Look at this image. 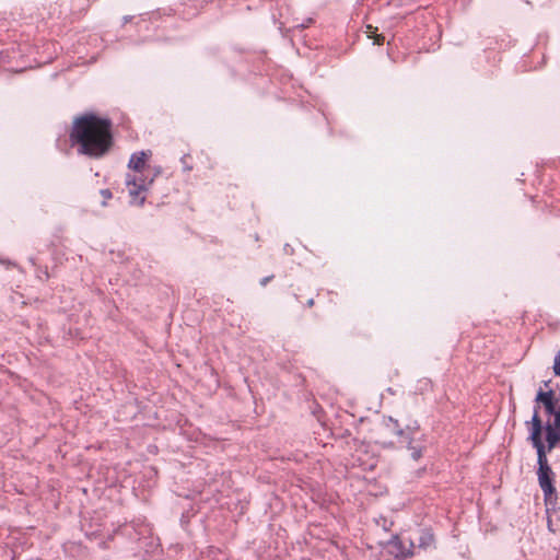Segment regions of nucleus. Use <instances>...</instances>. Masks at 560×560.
<instances>
[{
  "label": "nucleus",
  "mask_w": 560,
  "mask_h": 560,
  "mask_svg": "<svg viewBox=\"0 0 560 560\" xmlns=\"http://www.w3.org/2000/svg\"><path fill=\"white\" fill-rule=\"evenodd\" d=\"M110 128L109 119L86 114L74 119L70 138L74 144L79 145V153L100 158L112 145Z\"/></svg>",
  "instance_id": "obj_1"
},
{
  "label": "nucleus",
  "mask_w": 560,
  "mask_h": 560,
  "mask_svg": "<svg viewBox=\"0 0 560 560\" xmlns=\"http://www.w3.org/2000/svg\"><path fill=\"white\" fill-rule=\"evenodd\" d=\"M538 410L539 406H536L534 408L532 420L526 422V425L529 428L528 440L537 452V476H552V470L548 465L546 447L541 440L542 422L538 415Z\"/></svg>",
  "instance_id": "obj_2"
},
{
  "label": "nucleus",
  "mask_w": 560,
  "mask_h": 560,
  "mask_svg": "<svg viewBox=\"0 0 560 560\" xmlns=\"http://www.w3.org/2000/svg\"><path fill=\"white\" fill-rule=\"evenodd\" d=\"M385 427L393 434L398 436L401 444H406L407 448L411 452V458L418 460L422 456L423 445L418 441L416 435L419 433L417 428H408L407 431L399 428L398 421L388 418L385 421Z\"/></svg>",
  "instance_id": "obj_3"
},
{
  "label": "nucleus",
  "mask_w": 560,
  "mask_h": 560,
  "mask_svg": "<svg viewBox=\"0 0 560 560\" xmlns=\"http://www.w3.org/2000/svg\"><path fill=\"white\" fill-rule=\"evenodd\" d=\"M125 182L131 199L130 202L133 205L142 206L145 201V196L143 192L152 184L153 178L149 179L143 175V172H133L126 175Z\"/></svg>",
  "instance_id": "obj_4"
},
{
  "label": "nucleus",
  "mask_w": 560,
  "mask_h": 560,
  "mask_svg": "<svg viewBox=\"0 0 560 560\" xmlns=\"http://www.w3.org/2000/svg\"><path fill=\"white\" fill-rule=\"evenodd\" d=\"M415 548L416 546L411 540H409V545L406 546L398 536H394L382 549L387 551L393 557H397L400 560H404L407 557L413 555Z\"/></svg>",
  "instance_id": "obj_5"
},
{
  "label": "nucleus",
  "mask_w": 560,
  "mask_h": 560,
  "mask_svg": "<svg viewBox=\"0 0 560 560\" xmlns=\"http://www.w3.org/2000/svg\"><path fill=\"white\" fill-rule=\"evenodd\" d=\"M536 402H541L545 407V410L548 415L552 416L556 410L559 408V400L555 397V392L552 389L542 390L541 388L538 390L536 395Z\"/></svg>",
  "instance_id": "obj_6"
},
{
  "label": "nucleus",
  "mask_w": 560,
  "mask_h": 560,
  "mask_svg": "<svg viewBox=\"0 0 560 560\" xmlns=\"http://www.w3.org/2000/svg\"><path fill=\"white\" fill-rule=\"evenodd\" d=\"M546 430V441H547V452H551L560 442V429H553L550 427V422H548L545 427Z\"/></svg>",
  "instance_id": "obj_7"
},
{
  "label": "nucleus",
  "mask_w": 560,
  "mask_h": 560,
  "mask_svg": "<svg viewBox=\"0 0 560 560\" xmlns=\"http://www.w3.org/2000/svg\"><path fill=\"white\" fill-rule=\"evenodd\" d=\"M147 154L142 152L133 153L129 160V168L136 173H141L145 167Z\"/></svg>",
  "instance_id": "obj_8"
},
{
  "label": "nucleus",
  "mask_w": 560,
  "mask_h": 560,
  "mask_svg": "<svg viewBox=\"0 0 560 560\" xmlns=\"http://www.w3.org/2000/svg\"><path fill=\"white\" fill-rule=\"evenodd\" d=\"M538 482L544 492L546 501L550 500L551 497L556 493L552 476H538Z\"/></svg>",
  "instance_id": "obj_9"
},
{
  "label": "nucleus",
  "mask_w": 560,
  "mask_h": 560,
  "mask_svg": "<svg viewBox=\"0 0 560 560\" xmlns=\"http://www.w3.org/2000/svg\"><path fill=\"white\" fill-rule=\"evenodd\" d=\"M434 546V535L430 529H422L418 537V548L427 550Z\"/></svg>",
  "instance_id": "obj_10"
},
{
  "label": "nucleus",
  "mask_w": 560,
  "mask_h": 560,
  "mask_svg": "<svg viewBox=\"0 0 560 560\" xmlns=\"http://www.w3.org/2000/svg\"><path fill=\"white\" fill-rule=\"evenodd\" d=\"M377 32V28L371 26V25H368L366 26V33H368V36L370 38H375V42L374 44H377V45H381L383 42H384V36L383 35H380L376 33Z\"/></svg>",
  "instance_id": "obj_11"
},
{
  "label": "nucleus",
  "mask_w": 560,
  "mask_h": 560,
  "mask_svg": "<svg viewBox=\"0 0 560 560\" xmlns=\"http://www.w3.org/2000/svg\"><path fill=\"white\" fill-rule=\"evenodd\" d=\"M371 560H400V559L397 557H393L384 549H381V551L378 553L374 555Z\"/></svg>",
  "instance_id": "obj_12"
},
{
  "label": "nucleus",
  "mask_w": 560,
  "mask_h": 560,
  "mask_svg": "<svg viewBox=\"0 0 560 560\" xmlns=\"http://www.w3.org/2000/svg\"><path fill=\"white\" fill-rule=\"evenodd\" d=\"M552 416H553V421L550 422V427H552L553 429H560V404H559V408L556 410V412Z\"/></svg>",
  "instance_id": "obj_13"
},
{
  "label": "nucleus",
  "mask_w": 560,
  "mask_h": 560,
  "mask_svg": "<svg viewBox=\"0 0 560 560\" xmlns=\"http://www.w3.org/2000/svg\"><path fill=\"white\" fill-rule=\"evenodd\" d=\"M553 372L556 375L560 376V352L555 358Z\"/></svg>",
  "instance_id": "obj_14"
},
{
  "label": "nucleus",
  "mask_w": 560,
  "mask_h": 560,
  "mask_svg": "<svg viewBox=\"0 0 560 560\" xmlns=\"http://www.w3.org/2000/svg\"><path fill=\"white\" fill-rule=\"evenodd\" d=\"M101 195L104 198V201L102 202L103 206L106 205V201L112 198V191L109 189H102Z\"/></svg>",
  "instance_id": "obj_15"
},
{
  "label": "nucleus",
  "mask_w": 560,
  "mask_h": 560,
  "mask_svg": "<svg viewBox=\"0 0 560 560\" xmlns=\"http://www.w3.org/2000/svg\"><path fill=\"white\" fill-rule=\"evenodd\" d=\"M272 277H265L260 280V284L262 287H265L270 280H271Z\"/></svg>",
  "instance_id": "obj_16"
},
{
  "label": "nucleus",
  "mask_w": 560,
  "mask_h": 560,
  "mask_svg": "<svg viewBox=\"0 0 560 560\" xmlns=\"http://www.w3.org/2000/svg\"><path fill=\"white\" fill-rule=\"evenodd\" d=\"M549 384H550V381H546V382H544V386H545V387H548V386H549Z\"/></svg>",
  "instance_id": "obj_17"
},
{
  "label": "nucleus",
  "mask_w": 560,
  "mask_h": 560,
  "mask_svg": "<svg viewBox=\"0 0 560 560\" xmlns=\"http://www.w3.org/2000/svg\"><path fill=\"white\" fill-rule=\"evenodd\" d=\"M307 304H308L310 306H312V305H313V300L311 299V300L307 302Z\"/></svg>",
  "instance_id": "obj_18"
}]
</instances>
